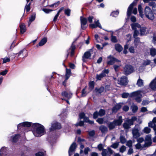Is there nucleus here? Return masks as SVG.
I'll use <instances>...</instances> for the list:
<instances>
[{"instance_id": "39", "label": "nucleus", "mask_w": 156, "mask_h": 156, "mask_svg": "<svg viewBox=\"0 0 156 156\" xmlns=\"http://www.w3.org/2000/svg\"><path fill=\"white\" fill-rule=\"evenodd\" d=\"M119 142H116L112 144L111 145V147L114 149H116L118 147L119 145Z\"/></svg>"}, {"instance_id": "16", "label": "nucleus", "mask_w": 156, "mask_h": 156, "mask_svg": "<svg viewBox=\"0 0 156 156\" xmlns=\"http://www.w3.org/2000/svg\"><path fill=\"white\" fill-rule=\"evenodd\" d=\"M76 147V144L75 142H73L70 147L69 150V156L73 155V152L75 151Z\"/></svg>"}, {"instance_id": "44", "label": "nucleus", "mask_w": 156, "mask_h": 156, "mask_svg": "<svg viewBox=\"0 0 156 156\" xmlns=\"http://www.w3.org/2000/svg\"><path fill=\"white\" fill-rule=\"evenodd\" d=\"M119 14V12L118 10L113 11L112 12L111 15L114 17H116Z\"/></svg>"}, {"instance_id": "18", "label": "nucleus", "mask_w": 156, "mask_h": 156, "mask_svg": "<svg viewBox=\"0 0 156 156\" xmlns=\"http://www.w3.org/2000/svg\"><path fill=\"white\" fill-rule=\"evenodd\" d=\"M61 95L63 97L69 99L72 98L73 94L70 92L63 91L61 93Z\"/></svg>"}, {"instance_id": "26", "label": "nucleus", "mask_w": 156, "mask_h": 156, "mask_svg": "<svg viewBox=\"0 0 156 156\" xmlns=\"http://www.w3.org/2000/svg\"><path fill=\"white\" fill-rule=\"evenodd\" d=\"M107 125L109 130H112L114 129L116 126L113 121L109 122L107 123Z\"/></svg>"}, {"instance_id": "15", "label": "nucleus", "mask_w": 156, "mask_h": 156, "mask_svg": "<svg viewBox=\"0 0 156 156\" xmlns=\"http://www.w3.org/2000/svg\"><path fill=\"white\" fill-rule=\"evenodd\" d=\"M80 20L81 21V28L83 30L85 29L87 27L85 26L86 25L87 23V19L84 17H82V16L80 17Z\"/></svg>"}, {"instance_id": "23", "label": "nucleus", "mask_w": 156, "mask_h": 156, "mask_svg": "<svg viewBox=\"0 0 156 156\" xmlns=\"http://www.w3.org/2000/svg\"><path fill=\"white\" fill-rule=\"evenodd\" d=\"M20 33L23 34L26 30V28L25 24L21 23L20 25Z\"/></svg>"}, {"instance_id": "55", "label": "nucleus", "mask_w": 156, "mask_h": 156, "mask_svg": "<svg viewBox=\"0 0 156 156\" xmlns=\"http://www.w3.org/2000/svg\"><path fill=\"white\" fill-rule=\"evenodd\" d=\"M126 150V147L124 145H122L120 148L119 151L120 152L123 153Z\"/></svg>"}, {"instance_id": "51", "label": "nucleus", "mask_w": 156, "mask_h": 156, "mask_svg": "<svg viewBox=\"0 0 156 156\" xmlns=\"http://www.w3.org/2000/svg\"><path fill=\"white\" fill-rule=\"evenodd\" d=\"M129 95L128 93H123L121 95L122 97L123 98H127Z\"/></svg>"}, {"instance_id": "58", "label": "nucleus", "mask_w": 156, "mask_h": 156, "mask_svg": "<svg viewBox=\"0 0 156 156\" xmlns=\"http://www.w3.org/2000/svg\"><path fill=\"white\" fill-rule=\"evenodd\" d=\"M99 115V114H98V112L97 111H96L95 112L93 113V118L94 119H95L98 117Z\"/></svg>"}, {"instance_id": "27", "label": "nucleus", "mask_w": 156, "mask_h": 156, "mask_svg": "<svg viewBox=\"0 0 156 156\" xmlns=\"http://www.w3.org/2000/svg\"><path fill=\"white\" fill-rule=\"evenodd\" d=\"M99 129L102 133H105L108 130L107 127L103 125L100 126L99 127Z\"/></svg>"}, {"instance_id": "11", "label": "nucleus", "mask_w": 156, "mask_h": 156, "mask_svg": "<svg viewBox=\"0 0 156 156\" xmlns=\"http://www.w3.org/2000/svg\"><path fill=\"white\" fill-rule=\"evenodd\" d=\"M128 80L127 77L122 76L118 80V83L121 85H126L127 84Z\"/></svg>"}, {"instance_id": "20", "label": "nucleus", "mask_w": 156, "mask_h": 156, "mask_svg": "<svg viewBox=\"0 0 156 156\" xmlns=\"http://www.w3.org/2000/svg\"><path fill=\"white\" fill-rule=\"evenodd\" d=\"M113 122L115 123L116 126H120L121 125L123 120L122 116H119L118 119H115Z\"/></svg>"}, {"instance_id": "12", "label": "nucleus", "mask_w": 156, "mask_h": 156, "mask_svg": "<svg viewBox=\"0 0 156 156\" xmlns=\"http://www.w3.org/2000/svg\"><path fill=\"white\" fill-rule=\"evenodd\" d=\"M91 49L85 52L82 57V60L83 62H86V59H90V57L91 55V52H92Z\"/></svg>"}, {"instance_id": "36", "label": "nucleus", "mask_w": 156, "mask_h": 156, "mask_svg": "<svg viewBox=\"0 0 156 156\" xmlns=\"http://www.w3.org/2000/svg\"><path fill=\"white\" fill-rule=\"evenodd\" d=\"M135 39L134 40V43L135 46L136 47L139 45L140 43V38L139 37L134 38Z\"/></svg>"}, {"instance_id": "41", "label": "nucleus", "mask_w": 156, "mask_h": 156, "mask_svg": "<svg viewBox=\"0 0 156 156\" xmlns=\"http://www.w3.org/2000/svg\"><path fill=\"white\" fill-rule=\"evenodd\" d=\"M151 131V129L148 127H145L143 130V131L145 133L147 134L149 133Z\"/></svg>"}, {"instance_id": "17", "label": "nucleus", "mask_w": 156, "mask_h": 156, "mask_svg": "<svg viewBox=\"0 0 156 156\" xmlns=\"http://www.w3.org/2000/svg\"><path fill=\"white\" fill-rule=\"evenodd\" d=\"M7 151V148L5 147H2L0 150V156H9Z\"/></svg>"}, {"instance_id": "6", "label": "nucleus", "mask_w": 156, "mask_h": 156, "mask_svg": "<svg viewBox=\"0 0 156 156\" xmlns=\"http://www.w3.org/2000/svg\"><path fill=\"white\" fill-rule=\"evenodd\" d=\"M134 71L133 67L130 65H126L123 68V73L126 76L133 73Z\"/></svg>"}, {"instance_id": "57", "label": "nucleus", "mask_w": 156, "mask_h": 156, "mask_svg": "<svg viewBox=\"0 0 156 156\" xmlns=\"http://www.w3.org/2000/svg\"><path fill=\"white\" fill-rule=\"evenodd\" d=\"M126 146L129 148H131L132 146V140H128L126 143Z\"/></svg>"}, {"instance_id": "46", "label": "nucleus", "mask_w": 156, "mask_h": 156, "mask_svg": "<svg viewBox=\"0 0 156 156\" xmlns=\"http://www.w3.org/2000/svg\"><path fill=\"white\" fill-rule=\"evenodd\" d=\"M70 12L71 10L69 9H65L64 10L65 14L67 16H70Z\"/></svg>"}, {"instance_id": "9", "label": "nucleus", "mask_w": 156, "mask_h": 156, "mask_svg": "<svg viewBox=\"0 0 156 156\" xmlns=\"http://www.w3.org/2000/svg\"><path fill=\"white\" fill-rule=\"evenodd\" d=\"M108 59L110 60L107 62V64L108 65H112L114 64L115 62H120L121 60H119L114 57L110 55L107 57Z\"/></svg>"}, {"instance_id": "28", "label": "nucleus", "mask_w": 156, "mask_h": 156, "mask_svg": "<svg viewBox=\"0 0 156 156\" xmlns=\"http://www.w3.org/2000/svg\"><path fill=\"white\" fill-rule=\"evenodd\" d=\"M115 50L119 52H121L123 49L122 47L119 44H115Z\"/></svg>"}, {"instance_id": "2", "label": "nucleus", "mask_w": 156, "mask_h": 156, "mask_svg": "<svg viewBox=\"0 0 156 156\" xmlns=\"http://www.w3.org/2000/svg\"><path fill=\"white\" fill-rule=\"evenodd\" d=\"M61 128V125L60 123L53 122L51 124V126L49 128V132L48 136V139L51 144L55 142L58 136V133L54 131L57 129H60Z\"/></svg>"}, {"instance_id": "30", "label": "nucleus", "mask_w": 156, "mask_h": 156, "mask_svg": "<svg viewBox=\"0 0 156 156\" xmlns=\"http://www.w3.org/2000/svg\"><path fill=\"white\" fill-rule=\"evenodd\" d=\"M139 29L140 30V35L141 36L144 35L145 34L146 32V27H141L140 26V27Z\"/></svg>"}, {"instance_id": "48", "label": "nucleus", "mask_w": 156, "mask_h": 156, "mask_svg": "<svg viewBox=\"0 0 156 156\" xmlns=\"http://www.w3.org/2000/svg\"><path fill=\"white\" fill-rule=\"evenodd\" d=\"M96 122L100 124H102L104 122V118H98L97 119Z\"/></svg>"}, {"instance_id": "25", "label": "nucleus", "mask_w": 156, "mask_h": 156, "mask_svg": "<svg viewBox=\"0 0 156 156\" xmlns=\"http://www.w3.org/2000/svg\"><path fill=\"white\" fill-rule=\"evenodd\" d=\"M47 41V38L46 37H44L41 40L39 43L36 46L37 47H38L39 46H41L43 45L46 43Z\"/></svg>"}, {"instance_id": "53", "label": "nucleus", "mask_w": 156, "mask_h": 156, "mask_svg": "<svg viewBox=\"0 0 156 156\" xmlns=\"http://www.w3.org/2000/svg\"><path fill=\"white\" fill-rule=\"evenodd\" d=\"M60 2L59 1H58L57 2H55L53 4L50 5H49V7H55L57 6L59 4Z\"/></svg>"}, {"instance_id": "49", "label": "nucleus", "mask_w": 156, "mask_h": 156, "mask_svg": "<svg viewBox=\"0 0 156 156\" xmlns=\"http://www.w3.org/2000/svg\"><path fill=\"white\" fill-rule=\"evenodd\" d=\"M84 122L83 121H80L79 122L75 124V126L77 127L79 126H83Z\"/></svg>"}, {"instance_id": "14", "label": "nucleus", "mask_w": 156, "mask_h": 156, "mask_svg": "<svg viewBox=\"0 0 156 156\" xmlns=\"http://www.w3.org/2000/svg\"><path fill=\"white\" fill-rule=\"evenodd\" d=\"M76 48L75 46L73 44V43L70 48L68 49L67 51V58L69 55L70 53V55L71 57H72L74 55V51Z\"/></svg>"}, {"instance_id": "10", "label": "nucleus", "mask_w": 156, "mask_h": 156, "mask_svg": "<svg viewBox=\"0 0 156 156\" xmlns=\"http://www.w3.org/2000/svg\"><path fill=\"white\" fill-rule=\"evenodd\" d=\"M138 0H134L129 6L127 12V14L128 16L129 17L131 15L133 7L136 4V2Z\"/></svg>"}, {"instance_id": "4", "label": "nucleus", "mask_w": 156, "mask_h": 156, "mask_svg": "<svg viewBox=\"0 0 156 156\" xmlns=\"http://www.w3.org/2000/svg\"><path fill=\"white\" fill-rule=\"evenodd\" d=\"M137 120L135 116L132 117L130 119L126 120L123 124V126L125 129H128L130 128V126L133 125L134 121Z\"/></svg>"}, {"instance_id": "63", "label": "nucleus", "mask_w": 156, "mask_h": 156, "mask_svg": "<svg viewBox=\"0 0 156 156\" xmlns=\"http://www.w3.org/2000/svg\"><path fill=\"white\" fill-rule=\"evenodd\" d=\"M36 156H45L44 153V152H39L36 153Z\"/></svg>"}, {"instance_id": "62", "label": "nucleus", "mask_w": 156, "mask_h": 156, "mask_svg": "<svg viewBox=\"0 0 156 156\" xmlns=\"http://www.w3.org/2000/svg\"><path fill=\"white\" fill-rule=\"evenodd\" d=\"M134 99L138 103H140L141 101V98L139 96L135 97Z\"/></svg>"}, {"instance_id": "13", "label": "nucleus", "mask_w": 156, "mask_h": 156, "mask_svg": "<svg viewBox=\"0 0 156 156\" xmlns=\"http://www.w3.org/2000/svg\"><path fill=\"white\" fill-rule=\"evenodd\" d=\"M156 117H154L152 121H150L148 123L149 127L152 128L154 131V133L156 131Z\"/></svg>"}, {"instance_id": "33", "label": "nucleus", "mask_w": 156, "mask_h": 156, "mask_svg": "<svg viewBox=\"0 0 156 156\" xmlns=\"http://www.w3.org/2000/svg\"><path fill=\"white\" fill-rule=\"evenodd\" d=\"M20 137V135L19 134H16L14 136H13L12 137V142H16L18 140Z\"/></svg>"}, {"instance_id": "31", "label": "nucleus", "mask_w": 156, "mask_h": 156, "mask_svg": "<svg viewBox=\"0 0 156 156\" xmlns=\"http://www.w3.org/2000/svg\"><path fill=\"white\" fill-rule=\"evenodd\" d=\"M71 75V70L69 69H66V73L65 75V78L66 80H67L69 78Z\"/></svg>"}, {"instance_id": "37", "label": "nucleus", "mask_w": 156, "mask_h": 156, "mask_svg": "<svg viewBox=\"0 0 156 156\" xmlns=\"http://www.w3.org/2000/svg\"><path fill=\"white\" fill-rule=\"evenodd\" d=\"M31 0V1H32L33 0ZM26 1L27 2V4L25 7V9H26L27 12H28L30 11V2L28 4V2L30 0H26Z\"/></svg>"}, {"instance_id": "56", "label": "nucleus", "mask_w": 156, "mask_h": 156, "mask_svg": "<svg viewBox=\"0 0 156 156\" xmlns=\"http://www.w3.org/2000/svg\"><path fill=\"white\" fill-rule=\"evenodd\" d=\"M95 24L97 27H98L101 29H102L101 26L99 23V20H98L94 22Z\"/></svg>"}, {"instance_id": "42", "label": "nucleus", "mask_w": 156, "mask_h": 156, "mask_svg": "<svg viewBox=\"0 0 156 156\" xmlns=\"http://www.w3.org/2000/svg\"><path fill=\"white\" fill-rule=\"evenodd\" d=\"M99 116L101 117L104 115L105 114V111L103 109H101L98 112Z\"/></svg>"}, {"instance_id": "47", "label": "nucleus", "mask_w": 156, "mask_h": 156, "mask_svg": "<svg viewBox=\"0 0 156 156\" xmlns=\"http://www.w3.org/2000/svg\"><path fill=\"white\" fill-rule=\"evenodd\" d=\"M152 142L149 141H145V143L143 145L144 147H148L150 146Z\"/></svg>"}, {"instance_id": "50", "label": "nucleus", "mask_w": 156, "mask_h": 156, "mask_svg": "<svg viewBox=\"0 0 156 156\" xmlns=\"http://www.w3.org/2000/svg\"><path fill=\"white\" fill-rule=\"evenodd\" d=\"M151 63V61L149 60H144L142 65L143 66H146L149 65Z\"/></svg>"}, {"instance_id": "21", "label": "nucleus", "mask_w": 156, "mask_h": 156, "mask_svg": "<svg viewBox=\"0 0 156 156\" xmlns=\"http://www.w3.org/2000/svg\"><path fill=\"white\" fill-rule=\"evenodd\" d=\"M18 56H20L21 55H22L23 56V58H25L28 55V52L25 49H23L21 50L18 54Z\"/></svg>"}, {"instance_id": "34", "label": "nucleus", "mask_w": 156, "mask_h": 156, "mask_svg": "<svg viewBox=\"0 0 156 156\" xmlns=\"http://www.w3.org/2000/svg\"><path fill=\"white\" fill-rule=\"evenodd\" d=\"M140 94V93L139 91H136L132 92L129 95L130 97H136L139 96Z\"/></svg>"}, {"instance_id": "59", "label": "nucleus", "mask_w": 156, "mask_h": 156, "mask_svg": "<svg viewBox=\"0 0 156 156\" xmlns=\"http://www.w3.org/2000/svg\"><path fill=\"white\" fill-rule=\"evenodd\" d=\"M139 34V32L137 30H134L133 36L134 38L136 37Z\"/></svg>"}, {"instance_id": "54", "label": "nucleus", "mask_w": 156, "mask_h": 156, "mask_svg": "<svg viewBox=\"0 0 156 156\" xmlns=\"http://www.w3.org/2000/svg\"><path fill=\"white\" fill-rule=\"evenodd\" d=\"M95 90L97 92H98L99 93H102L104 90V88L103 87H101L99 88H95Z\"/></svg>"}, {"instance_id": "24", "label": "nucleus", "mask_w": 156, "mask_h": 156, "mask_svg": "<svg viewBox=\"0 0 156 156\" xmlns=\"http://www.w3.org/2000/svg\"><path fill=\"white\" fill-rule=\"evenodd\" d=\"M132 29L133 30H137V29H139L140 27V25L137 23H133L131 24Z\"/></svg>"}, {"instance_id": "8", "label": "nucleus", "mask_w": 156, "mask_h": 156, "mask_svg": "<svg viewBox=\"0 0 156 156\" xmlns=\"http://www.w3.org/2000/svg\"><path fill=\"white\" fill-rule=\"evenodd\" d=\"M109 73V71L108 69H104L100 74L96 75V79L97 80H101L102 78L106 76V75L108 74Z\"/></svg>"}, {"instance_id": "7", "label": "nucleus", "mask_w": 156, "mask_h": 156, "mask_svg": "<svg viewBox=\"0 0 156 156\" xmlns=\"http://www.w3.org/2000/svg\"><path fill=\"white\" fill-rule=\"evenodd\" d=\"M140 127L136 126L132 130V133L133 137L134 139L138 138L140 135V133H139Z\"/></svg>"}, {"instance_id": "3", "label": "nucleus", "mask_w": 156, "mask_h": 156, "mask_svg": "<svg viewBox=\"0 0 156 156\" xmlns=\"http://www.w3.org/2000/svg\"><path fill=\"white\" fill-rule=\"evenodd\" d=\"M98 148L99 151H102L101 153L102 156H110L113 153V151L110 147H108L107 150L104 149L102 144H98Z\"/></svg>"}, {"instance_id": "60", "label": "nucleus", "mask_w": 156, "mask_h": 156, "mask_svg": "<svg viewBox=\"0 0 156 156\" xmlns=\"http://www.w3.org/2000/svg\"><path fill=\"white\" fill-rule=\"evenodd\" d=\"M89 87L91 89H93L94 85V81H91L89 83Z\"/></svg>"}, {"instance_id": "1", "label": "nucleus", "mask_w": 156, "mask_h": 156, "mask_svg": "<svg viewBox=\"0 0 156 156\" xmlns=\"http://www.w3.org/2000/svg\"><path fill=\"white\" fill-rule=\"evenodd\" d=\"M31 126L33 129L32 132L35 136L40 137L44 134L45 133L44 127L41 124L37 123L32 124L31 122H23L19 123L17 125V128L19 129L21 128L20 127H21L23 129H24L23 127H29Z\"/></svg>"}, {"instance_id": "52", "label": "nucleus", "mask_w": 156, "mask_h": 156, "mask_svg": "<svg viewBox=\"0 0 156 156\" xmlns=\"http://www.w3.org/2000/svg\"><path fill=\"white\" fill-rule=\"evenodd\" d=\"M148 3V5L149 6L152 7V9L155 8V5H156L155 2L151 1L150 2H149Z\"/></svg>"}, {"instance_id": "40", "label": "nucleus", "mask_w": 156, "mask_h": 156, "mask_svg": "<svg viewBox=\"0 0 156 156\" xmlns=\"http://www.w3.org/2000/svg\"><path fill=\"white\" fill-rule=\"evenodd\" d=\"M120 142L122 144H124L126 142V140L124 136L121 135L120 137Z\"/></svg>"}, {"instance_id": "61", "label": "nucleus", "mask_w": 156, "mask_h": 156, "mask_svg": "<svg viewBox=\"0 0 156 156\" xmlns=\"http://www.w3.org/2000/svg\"><path fill=\"white\" fill-rule=\"evenodd\" d=\"M95 131L94 130H91L89 132L88 134L90 136L92 137L95 135Z\"/></svg>"}, {"instance_id": "35", "label": "nucleus", "mask_w": 156, "mask_h": 156, "mask_svg": "<svg viewBox=\"0 0 156 156\" xmlns=\"http://www.w3.org/2000/svg\"><path fill=\"white\" fill-rule=\"evenodd\" d=\"M133 105L131 106V108L132 109V111L133 112L135 113L136 112L138 109V107L136 105H135L133 103Z\"/></svg>"}, {"instance_id": "43", "label": "nucleus", "mask_w": 156, "mask_h": 156, "mask_svg": "<svg viewBox=\"0 0 156 156\" xmlns=\"http://www.w3.org/2000/svg\"><path fill=\"white\" fill-rule=\"evenodd\" d=\"M150 55L152 56H154L156 55V50L155 48H151V49Z\"/></svg>"}, {"instance_id": "19", "label": "nucleus", "mask_w": 156, "mask_h": 156, "mask_svg": "<svg viewBox=\"0 0 156 156\" xmlns=\"http://www.w3.org/2000/svg\"><path fill=\"white\" fill-rule=\"evenodd\" d=\"M149 87L151 90H156V77L151 81L149 85Z\"/></svg>"}, {"instance_id": "45", "label": "nucleus", "mask_w": 156, "mask_h": 156, "mask_svg": "<svg viewBox=\"0 0 156 156\" xmlns=\"http://www.w3.org/2000/svg\"><path fill=\"white\" fill-rule=\"evenodd\" d=\"M151 136V134H149L147 135L145 138V141H149L152 142Z\"/></svg>"}, {"instance_id": "32", "label": "nucleus", "mask_w": 156, "mask_h": 156, "mask_svg": "<svg viewBox=\"0 0 156 156\" xmlns=\"http://www.w3.org/2000/svg\"><path fill=\"white\" fill-rule=\"evenodd\" d=\"M138 10L140 14V16L143 18L144 16V14H143V11L142 10V6L140 5H139L138 6Z\"/></svg>"}, {"instance_id": "22", "label": "nucleus", "mask_w": 156, "mask_h": 156, "mask_svg": "<svg viewBox=\"0 0 156 156\" xmlns=\"http://www.w3.org/2000/svg\"><path fill=\"white\" fill-rule=\"evenodd\" d=\"M121 106H122L120 103H119L117 104L112 108V112L113 113L117 112L121 108Z\"/></svg>"}, {"instance_id": "38", "label": "nucleus", "mask_w": 156, "mask_h": 156, "mask_svg": "<svg viewBox=\"0 0 156 156\" xmlns=\"http://www.w3.org/2000/svg\"><path fill=\"white\" fill-rule=\"evenodd\" d=\"M111 41L113 43H117L118 42V40L116 36H114L113 34L111 35Z\"/></svg>"}, {"instance_id": "64", "label": "nucleus", "mask_w": 156, "mask_h": 156, "mask_svg": "<svg viewBox=\"0 0 156 156\" xmlns=\"http://www.w3.org/2000/svg\"><path fill=\"white\" fill-rule=\"evenodd\" d=\"M35 19V14H34L33 15H32L29 18V20L30 22H33Z\"/></svg>"}, {"instance_id": "5", "label": "nucleus", "mask_w": 156, "mask_h": 156, "mask_svg": "<svg viewBox=\"0 0 156 156\" xmlns=\"http://www.w3.org/2000/svg\"><path fill=\"white\" fill-rule=\"evenodd\" d=\"M144 14L146 17L150 20H153L154 16L151 9L148 6H146L144 9Z\"/></svg>"}, {"instance_id": "29", "label": "nucleus", "mask_w": 156, "mask_h": 156, "mask_svg": "<svg viewBox=\"0 0 156 156\" xmlns=\"http://www.w3.org/2000/svg\"><path fill=\"white\" fill-rule=\"evenodd\" d=\"M136 84L138 87H143L144 86V82L143 80L139 77V79L137 81Z\"/></svg>"}]
</instances>
